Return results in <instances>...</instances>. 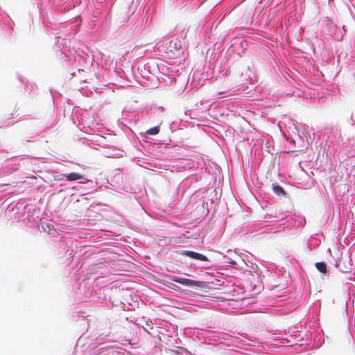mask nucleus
Returning <instances> with one entry per match:
<instances>
[{
    "label": "nucleus",
    "mask_w": 355,
    "mask_h": 355,
    "mask_svg": "<svg viewBox=\"0 0 355 355\" xmlns=\"http://www.w3.org/2000/svg\"><path fill=\"white\" fill-rule=\"evenodd\" d=\"M273 191L277 195V196H282L285 195V191L283 189V188L279 185H275L272 187Z\"/></svg>",
    "instance_id": "5"
},
{
    "label": "nucleus",
    "mask_w": 355,
    "mask_h": 355,
    "mask_svg": "<svg viewBox=\"0 0 355 355\" xmlns=\"http://www.w3.org/2000/svg\"><path fill=\"white\" fill-rule=\"evenodd\" d=\"M156 132H157V134L159 132V129H158V128H157V127Z\"/></svg>",
    "instance_id": "10"
},
{
    "label": "nucleus",
    "mask_w": 355,
    "mask_h": 355,
    "mask_svg": "<svg viewBox=\"0 0 355 355\" xmlns=\"http://www.w3.org/2000/svg\"><path fill=\"white\" fill-rule=\"evenodd\" d=\"M223 93H224V92H218V94H223Z\"/></svg>",
    "instance_id": "9"
},
{
    "label": "nucleus",
    "mask_w": 355,
    "mask_h": 355,
    "mask_svg": "<svg viewBox=\"0 0 355 355\" xmlns=\"http://www.w3.org/2000/svg\"><path fill=\"white\" fill-rule=\"evenodd\" d=\"M173 47L175 49H178V50H180L181 49V46L180 44L178 46L176 43H174V46Z\"/></svg>",
    "instance_id": "7"
},
{
    "label": "nucleus",
    "mask_w": 355,
    "mask_h": 355,
    "mask_svg": "<svg viewBox=\"0 0 355 355\" xmlns=\"http://www.w3.org/2000/svg\"><path fill=\"white\" fill-rule=\"evenodd\" d=\"M145 134H146L145 137H146L148 135H155V127H153V128H150L149 130H148L146 132Z\"/></svg>",
    "instance_id": "6"
},
{
    "label": "nucleus",
    "mask_w": 355,
    "mask_h": 355,
    "mask_svg": "<svg viewBox=\"0 0 355 355\" xmlns=\"http://www.w3.org/2000/svg\"><path fill=\"white\" fill-rule=\"evenodd\" d=\"M173 42H170V47H172Z\"/></svg>",
    "instance_id": "8"
},
{
    "label": "nucleus",
    "mask_w": 355,
    "mask_h": 355,
    "mask_svg": "<svg viewBox=\"0 0 355 355\" xmlns=\"http://www.w3.org/2000/svg\"><path fill=\"white\" fill-rule=\"evenodd\" d=\"M315 267L322 273H327V265L324 262H317Z\"/></svg>",
    "instance_id": "4"
},
{
    "label": "nucleus",
    "mask_w": 355,
    "mask_h": 355,
    "mask_svg": "<svg viewBox=\"0 0 355 355\" xmlns=\"http://www.w3.org/2000/svg\"><path fill=\"white\" fill-rule=\"evenodd\" d=\"M176 282L185 286L198 287L202 290L207 289L209 287V285L205 282L194 281L189 279H180L179 280H176Z\"/></svg>",
    "instance_id": "1"
},
{
    "label": "nucleus",
    "mask_w": 355,
    "mask_h": 355,
    "mask_svg": "<svg viewBox=\"0 0 355 355\" xmlns=\"http://www.w3.org/2000/svg\"><path fill=\"white\" fill-rule=\"evenodd\" d=\"M183 254L193 259H197L203 261H208V259L206 256L196 252L187 250L183 252Z\"/></svg>",
    "instance_id": "2"
},
{
    "label": "nucleus",
    "mask_w": 355,
    "mask_h": 355,
    "mask_svg": "<svg viewBox=\"0 0 355 355\" xmlns=\"http://www.w3.org/2000/svg\"><path fill=\"white\" fill-rule=\"evenodd\" d=\"M68 181H76L78 180L83 179L84 176L78 173H71L69 174L63 175Z\"/></svg>",
    "instance_id": "3"
}]
</instances>
